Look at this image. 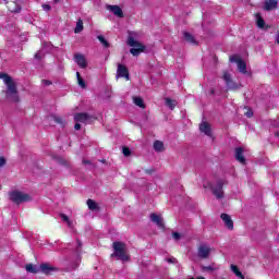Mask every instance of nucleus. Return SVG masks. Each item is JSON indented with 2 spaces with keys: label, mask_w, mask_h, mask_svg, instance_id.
<instances>
[{
  "label": "nucleus",
  "mask_w": 279,
  "mask_h": 279,
  "mask_svg": "<svg viewBox=\"0 0 279 279\" xmlns=\"http://www.w3.org/2000/svg\"><path fill=\"white\" fill-rule=\"evenodd\" d=\"M53 121L56 122V123H58L59 125H62V128H64V119H62V117H53Z\"/></svg>",
  "instance_id": "7c9ffc66"
},
{
  "label": "nucleus",
  "mask_w": 279,
  "mask_h": 279,
  "mask_svg": "<svg viewBox=\"0 0 279 279\" xmlns=\"http://www.w3.org/2000/svg\"><path fill=\"white\" fill-rule=\"evenodd\" d=\"M169 264L175 265L178 263V259L175 257H170L166 259Z\"/></svg>",
  "instance_id": "f704fd0d"
},
{
  "label": "nucleus",
  "mask_w": 279,
  "mask_h": 279,
  "mask_svg": "<svg viewBox=\"0 0 279 279\" xmlns=\"http://www.w3.org/2000/svg\"><path fill=\"white\" fill-rule=\"evenodd\" d=\"M141 108H142L143 110H145V106H141Z\"/></svg>",
  "instance_id": "4d7b16f0"
},
{
  "label": "nucleus",
  "mask_w": 279,
  "mask_h": 279,
  "mask_svg": "<svg viewBox=\"0 0 279 279\" xmlns=\"http://www.w3.org/2000/svg\"><path fill=\"white\" fill-rule=\"evenodd\" d=\"M113 253L110 255L111 258H118L122 263H128L130 260V255L128 254V245L124 242L116 241L112 243Z\"/></svg>",
  "instance_id": "f03ea898"
},
{
  "label": "nucleus",
  "mask_w": 279,
  "mask_h": 279,
  "mask_svg": "<svg viewBox=\"0 0 279 279\" xmlns=\"http://www.w3.org/2000/svg\"><path fill=\"white\" fill-rule=\"evenodd\" d=\"M82 163H83V165H90V160L84 159V160L82 161Z\"/></svg>",
  "instance_id": "de8ad7c7"
},
{
  "label": "nucleus",
  "mask_w": 279,
  "mask_h": 279,
  "mask_svg": "<svg viewBox=\"0 0 279 279\" xmlns=\"http://www.w3.org/2000/svg\"><path fill=\"white\" fill-rule=\"evenodd\" d=\"M60 165H63L64 167H69V162H66L64 159L59 160Z\"/></svg>",
  "instance_id": "a18cd8bd"
},
{
  "label": "nucleus",
  "mask_w": 279,
  "mask_h": 279,
  "mask_svg": "<svg viewBox=\"0 0 279 279\" xmlns=\"http://www.w3.org/2000/svg\"><path fill=\"white\" fill-rule=\"evenodd\" d=\"M117 77H125L128 81H130V70H128V66L118 63Z\"/></svg>",
  "instance_id": "9d476101"
},
{
  "label": "nucleus",
  "mask_w": 279,
  "mask_h": 279,
  "mask_svg": "<svg viewBox=\"0 0 279 279\" xmlns=\"http://www.w3.org/2000/svg\"><path fill=\"white\" fill-rule=\"evenodd\" d=\"M208 97H215V88H210L207 93Z\"/></svg>",
  "instance_id": "a19ab883"
},
{
  "label": "nucleus",
  "mask_w": 279,
  "mask_h": 279,
  "mask_svg": "<svg viewBox=\"0 0 279 279\" xmlns=\"http://www.w3.org/2000/svg\"><path fill=\"white\" fill-rule=\"evenodd\" d=\"M41 82L44 86H51L53 84L50 80H43Z\"/></svg>",
  "instance_id": "ea45409f"
},
{
  "label": "nucleus",
  "mask_w": 279,
  "mask_h": 279,
  "mask_svg": "<svg viewBox=\"0 0 279 279\" xmlns=\"http://www.w3.org/2000/svg\"><path fill=\"white\" fill-rule=\"evenodd\" d=\"M97 117L90 116L86 112H78L74 114L75 123H83L84 125H89L93 121H96Z\"/></svg>",
  "instance_id": "20e7f679"
},
{
  "label": "nucleus",
  "mask_w": 279,
  "mask_h": 279,
  "mask_svg": "<svg viewBox=\"0 0 279 279\" xmlns=\"http://www.w3.org/2000/svg\"><path fill=\"white\" fill-rule=\"evenodd\" d=\"M81 32H84V21H82V19H78L76 22L74 34H80Z\"/></svg>",
  "instance_id": "5701e85b"
},
{
  "label": "nucleus",
  "mask_w": 279,
  "mask_h": 279,
  "mask_svg": "<svg viewBox=\"0 0 279 279\" xmlns=\"http://www.w3.org/2000/svg\"><path fill=\"white\" fill-rule=\"evenodd\" d=\"M107 97H110V92L109 90H107Z\"/></svg>",
  "instance_id": "864d4df0"
},
{
  "label": "nucleus",
  "mask_w": 279,
  "mask_h": 279,
  "mask_svg": "<svg viewBox=\"0 0 279 279\" xmlns=\"http://www.w3.org/2000/svg\"><path fill=\"white\" fill-rule=\"evenodd\" d=\"M275 136H277V137H278V136H279V132H276V133H275Z\"/></svg>",
  "instance_id": "6e6d98bb"
},
{
  "label": "nucleus",
  "mask_w": 279,
  "mask_h": 279,
  "mask_svg": "<svg viewBox=\"0 0 279 279\" xmlns=\"http://www.w3.org/2000/svg\"><path fill=\"white\" fill-rule=\"evenodd\" d=\"M100 162H102V163L105 165V162H106V159H101V160H100Z\"/></svg>",
  "instance_id": "5fc2aeb1"
},
{
  "label": "nucleus",
  "mask_w": 279,
  "mask_h": 279,
  "mask_svg": "<svg viewBox=\"0 0 279 279\" xmlns=\"http://www.w3.org/2000/svg\"><path fill=\"white\" fill-rule=\"evenodd\" d=\"M35 60H43V53H40V51L35 53Z\"/></svg>",
  "instance_id": "79ce46f5"
},
{
  "label": "nucleus",
  "mask_w": 279,
  "mask_h": 279,
  "mask_svg": "<svg viewBox=\"0 0 279 279\" xmlns=\"http://www.w3.org/2000/svg\"><path fill=\"white\" fill-rule=\"evenodd\" d=\"M128 45L129 47H133L130 49V53L135 57L141 56V53H143V51L146 49L145 45L134 39L132 36L128 38Z\"/></svg>",
  "instance_id": "7ed1b4c3"
},
{
  "label": "nucleus",
  "mask_w": 279,
  "mask_h": 279,
  "mask_svg": "<svg viewBox=\"0 0 279 279\" xmlns=\"http://www.w3.org/2000/svg\"><path fill=\"white\" fill-rule=\"evenodd\" d=\"M276 41H277V44L279 45V32H278V34H277Z\"/></svg>",
  "instance_id": "09e8293b"
},
{
  "label": "nucleus",
  "mask_w": 279,
  "mask_h": 279,
  "mask_svg": "<svg viewBox=\"0 0 279 279\" xmlns=\"http://www.w3.org/2000/svg\"><path fill=\"white\" fill-rule=\"evenodd\" d=\"M39 269L45 276H51L53 271H59L58 267H53L47 263L40 264Z\"/></svg>",
  "instance_id": "1a4fd4ad"
},
{
  "label": "nucleus",
  "mask_w": 279,
  "mask_h": 279,
  "mask_svg": "<svg viewBox=\"0 0 279 279\" xmlns=\"http://www.w3.org/2000/svg\"><path fill=\"white\" fill-rule=\"evenodd\" d=\"M238 71H240V73H243L244 75L247 74V64L245 63V61H243V59L238 61Z\"/></svg>",
  "instance_id": "aec40b11"
},
{
  "label": "nucleus",
  "mask_w": 279,
  "mask_h": 279,
  "mask_svg": "<svg viewBox=\"0 0 279 279\" xmlns=\"http://www.w3.org/2000/svg\"><path fill=\"white\" fill-rule=\"evenodd\" d=\"M25 269L28 274H38V268L34 264H27Z\"/></svg>",
  "instance_id": "393cba45"
},
{
  "label": "nucleus",
  "mask_w": 279,
  "mask_h": 279,
  "mask_svg": "<svg viewBox=\"0 0 279 279\" xmlns=\"http://www.w3.org/2000/svg\"><path fill=\"white\" fill-rule=\"evenodd\" d=\"M74 62L81 68V69H86L88 66V62H86V57L82 53H75L74 54Z\"/></svg>",
  "instance_id": "f8f14e48"
},
{
  "label": "nucleus",
  "mask_w": 279,
  "mask_h": 279,
  "mask_svg": "<svg viewBox=\"0 0 279 279\" xmlns=\"http://www.w3.org/2000/svg\"><path fill=\"white\" fill-rule=\"evenodd\" d=\"M78 247H82V241L77 240Z\"/></svg>",
  "instance_id": "3c124183"
},
{
  "label": "nucleus",
  "mask_w": 279,
  "mask_h": 279,
  "mask_svg": "<svg viewBox=\"0 0 279 279\" xmlns=\"http://www.w3.org/2000/svg\"><path fill=\"white\" fill-rule=\"evenodd\" d=\"M230 267H231V270L233 271V274H235V276L238 278L245 279V275L243 272H241V270L239 269V266L232 264Z\"/></svg>",
  "instance_id": "4be33fe9"
},
{
  "label": "nucleus",
  "mask_w": 279,
  "mask_h": 279,
  "mask_svg": "<svg viewBox=\"0 0 279 279\" xmlns=\"http://www.w3.org/2000/svg\"><path fill=\"white\" fill-rule=\"evenodd\" d=\"M13 5H15V9L11 10V12H15V14H19V12H21V7H19V4L13 3Z\"/></svg>",
  "instance_id": "4c0bfd02"
},
{
  "label": "nucleus",
  "mask_w": 279,
  "mask_h": 279,
  "mask_svg": "<svg viewBox=\"0 0 279 279\" xmlns=\"http://www.w3.org/2000/svg\"><path fill=\"white\" fill-rule=\"evenodd\" d=\"M178 101L171 98H166V106H177Z\"/></svg>",
  "instance_id": "2f4dec72"
},
{
  "label": "nucleus",
  "mask_w": 279,
  "mask_h": 279,
  "mask_svg": "<svg viewBox=\"0 0 279 279\" xmlns=\"http://www.w3.org/2000/svg\"><path fill=\"white\" fill-rule=\"evenodd\" d=\"M202 271L213 272V271H215V267H213V266H202Z\"/></svg>",
  "instance_id": "473e14b6"
},
{
  "label": "nucleus",
  "mask_w": 279,
  "mask_h": 279,
  "mask_svg": "<svg viewBox=\"0 0 279 279\" xmlns=\"http://www.w3.org/2000/svg\"><path fill=\"white\" fill-rule=\"evenodd\" d=\"M43 10H45V12H50L51 11V5L50 4H43Z\"/></svg>",
  "instance_id": "58836bf2"
},
{
  "label": "nucleus",
  "mask_w": 279,
  "mask_h": 279,
  "mask_svg": "<svg viewBox=\"0 0 279 279\" xmlns=\"http://www.w3.org/2000/svg\"><path fill=\"white\" fill-rule=\"evenodd\" d=\"M97 39L99 40V43H101L102 47H105L106 49L110 47V43H108V40L106 39V37H104V35H98Z\"/></svg>",
  "instance_id": "b1692460"
},
{
  "label": "nucleus",
  "mask_w": 279,
  "mask_h": 279,
  "mask_svg": "<svg viewBox=\"0 0 279 279\" xmlns=\"http://www.w3.org/2000/svg\"><path fill=\"white\" fill-rule=\"evenodd\" d=\"M153 147L155 149V151H162L165 149V143L162 141H155L154 144H153Z\"/></svg>",
  "instance_id": "412c9836"
},
{
  "label": "nucleus",
  "mask_w": 279,
  "mask_h": 279,
  "mask_svg": "<svg viewBox=\"0 0 279 279\" xmlns=\"http://www.w3.org/2000/svg\"><path fill=\"white\" fill-rule=\"evenodd\" d=\"M133 104H135V106H145L143 98L138 96H133Z\"/></svg>",
  "instance_id": "cd10ccee"
},
{
  "label": "nucleus",
  "mask_w": 279,
  "mask_h": 279,
  "mask_svg": "<svg viewBox=\"0 0 279 279\" xmlns=\"http://www.w3.org/2000/svg\"><path fill=\"white\" fill-rule=\"evenodd\" d=\"M172 236H173V239H174L175 241H180V239H182V235H181L180 233H178V232H173V233H172Z\"/></svg>",
  "instance_id": "e433bc0d"
},
{
  "label": "nucleus",
  "mask_w": 279,
  "mask_h": 279,
  "mask_svg": "<svg viewBox=\"0 0 279 279\" xmlns=\"http://www.w3.org/2000/svg\"><path fill=\"white\" fill-rule=\"evenodd\" d=\"M183 38L186 43H190V45H197V40H195V37L189 32H183Z\"/></svg>",
  "instance_id": "a211bd4d"
},
{
  "label": "nucleus",
  "mask_w": 279,
  "mask_h": 279,
  "mask_svg": "<svg viewBox=\"0 0 279 279\" xmlns=\"http://www.w3.org/2000/svg\"><path fill=\"white\" fill-rule=\"evenodd\" d=\"M145 173H147L148 175H151V173H154V169H146Z\"/></svg>",
  "instance_id": "49530a36"
},
{
  "label": "nucleus",
  "mask_w": 279,
  "mask_h": 279,
  "mask_svg": "<svg viewBox=\"0 0 279 279\" xmlns=\"http://www.w3.org/2000/svg\"><path fill=\"white\" fill-rule=\"evenodd\" d=\"M220 219H222L226 228L228 230H234V221H232V218L228 214H221Z\"/></svg>",
  "instance_id": "ddd939ff"
},
{
  "label": "nucleus",
  "mask_w": 279,
  "mask_h": 279,
  "mask_svg": "<svg viewBox=\"0 0 279 279\" xmlns=\"http://www.w3.org/2000/svg\"><path fill=\"white\" fill-rule=\"evenodd\" d=\"M223 180H219L215 186L211 187V193L215 195L216 199H223Z\"/></svg>",
  "instance_id": "0eeeda50"
},
{
  "label": "nucleus",
  "mask_w": 279,
  "mask_h": 279,
  "mask_svg": "<svg viewBox=\"0 0 279 279\" xmlns=\"http://www.w3.org/2000/svg\"><path fill=\"white\" fill-rule=\"evenodd\" d=\"M278 8V0H268L264 3V10L270 12V10H276Z\"/></svg>",
  "instance_id": "dca6fc26"
},
{
  "label": "nucleus",
  "mask_w": 279,
  "mask_h": 279,
  "mask_svg": "<svg viewBox=\"0 0 279 279\" xmlns=\"http://www.w3.org/2000/svg\"><path fill=\"white\" fill-rule=\"evenodd\" d=\"M87 207L89 208V210H93V211H95V210L99 211L100 210L99 204H97V202H95L92 198L87 199Z\"/></svg>",
  "instance_id": "6ab92c4d"
},
{
  "label": "nucleus",
  "mask_w": 279,
  "mask_h": 279,
  "mask_svg": "<svg viewBox=\"0 0 279 279\" xmlns=\"http://www.w3.org/2000/svg\"><path fill=\"white\" fill-rule=\"evenodd\" d=\"M107 9L110 10L114 16L123 19V10L120 9L119 5H108Z\"/></svg>",
  "instance_id": "f3484780"
},
{
  "label": "nucleus",
  "mask_w": 279,
  "mask_h": 279,
  "mask_svg": "<svg viewBox=\"0 0 279 279\" xmlns=\"http://www.w3.org/2000/svg\"><path fill=\"white\" fill-rule=\"evenodd\" d=\"M10 199L13 204H23L25 202H29L31 197L28 194L21 191H13L10 193Z\"/></svg>",
  "instance_id": "39448f33"
},
{
  "label": "nucleus",
  "mask_w": 279,
  "mask_h": 279,
  "mask_svg": "<svg viewBox=\"0 0 279 279\" xmlns=\"http://www.w3.org/2000/svg\"><path fill=\"white\" fill-rule=\"evenodd\" d=\"M74 130H76V131L82 130V124H81V122H76V123L74 124Z\"/></svg>",
  "instance_id": "37998d69"
},
{
  "label": "nucleus",
  "mask_w": 279,
  "mask_h": 279,
  "mask_svg": "<svg viewBox=\"0 0 279 279\" xmlns=\"http://www.w3.org/2000/svg\"><path fill=\"white\" fill-rule=\"evenodd\" d=\"M190 279H195V278L192 277V278H190Z\"/></svg>",
  "instance_id": "bf43d9fd"
},
{
  "label": "nucleus",
  "mask_w": 279,
  "mask_h": 279,
  "mask_svg": "<svg viewBox=\"0 0 279 279\" xmlns=\"http://www.w3.org/2000/svg\"><path fill=\"white\" fill-rule=\"evenodd\" d=\"M0 80H3V83L7 86L5 97L11 99L14 104L19 101V89L16 87V82L8 73L0 72Z\"/></svg>",
  "instance_id": "f257e3e1"
},
{
  "label": "nucleus",
  "mask_w": 279,
  "mask_h": 279,
  "mask_svg": "<svg viewBox=\"0 0 279 279\" xmlns=\"http://www.w3.org/2000/svg\"><path fill=\"white\" fill-rule=\"evenodd\" d=\"M150 221H153V223H156L158 228L165 230V221L162 220V217H160L159 215L150 214Z\"/></svg>",
  "instance_id": "2eb2a0df"
},
{
  "label": "nucleus",
  "mask_w": 279,
  "mask_h": 279,
  "mask_svg": "<svg viewBox=\"0 0 279 279\" xmlns=\"http://www.w3.org/2000/svg\"><path fill=\"white\" fill-rule=\"evenodd\" d=\"M222 78L226 82L228 90H239V88H241V85L234 83L232 75L229 72H225Z\"/></svg>",
  "instance_id": "423d86ee"
},
{
  "label": "nucleus",
  "mask_w": 279,
  "mask_h": 279,
  "mask_svg": "<svg viewBox=\"0 0 279 279\" xmlns=\"http://www.w3.org/2000/svg\"><path fill=\"white\" fill-rule=\"evenodd\" d=\"M122 153H123V156H125V158H128L129 156H132V150H130L128 146L122 147Z\"/></svg>",
  "instance_id": "c756f323"
},
{
  "label": "nucleus",
  "mask_w": 279,
  "mask_h": 279,
  "mask_svg": "<svg viewBox=\"0 0 279 279\" xmlns=\"http://www.w3.org/2000/svg\"><path fill=\"white\" fill-rule=\"evenodd\" d=\"M76 77H77V80L82 78V75L80 74V72H76Z\"/></svg>",
  "instance_id": "8fccbe9b"
},
{
  "label": "nucleus",
  "mask_w": 279,
  "mask_h": 279,
  "mask_svg": "<svg viewBox=\"0 0 279 279\" xmlns=\"http://www.w3.org/2000/svg\"><path fill=\"white\" fill-rule=\"evenodd\" d=\"M199 279H204V277H201Z\"/></svg>",
  "instance_id": "13d9d810"
},
{
  "label": "nucleus",
  "mask_w": 279,
  "mask_h": 279,
  "mask_svg": "<svg viewBox=\"0 0 279 279\" xmlns=\"http://www.w3.org/2000/svg\"><path fill=\"white\" fill-rule=\"evenodd\" d=\"M77 82H78L80 87L86 88V82L84 81V78L81 77V78L77 80Z\"/></svg>",
  "instance_id": "72a5a7b5"
},
{
  "label": "nucleus",
  "mask_w": 279,
  "mask_h": 279,
  "mask_svg": "<svg viewBox=\"0 0 279 279\" xmlns=\"http://www.w3.org/2000/svg\"><path fill=\"white\" fill-rule=\"evenodd\" d=\"M244 151L243 147L235 148V160L240 162V165H245L246 162L245 156L243 155Z\"/></svg>",
  "instance_id": "4468645a"
},
{
  "label": "nucleus",
  "mask_w": 279,
  "mask_h": 279,
  "mask_svg": "<svg viewBox=\"0 0 279 279\" xmlns=\"http://www.w3.org/2000/svg\"><path fill=\"white\" fill-rule=\"evenodd\" d=\"M5 162L7 160L4 159V157H0V167H5Z\"/></svg>",
  "instance_id": "c03bdc74"
},
{
  "label": "nucleus",
  "mask_w": 279,
  "mask_h": 279,
  "mask_svg": "<svg viewBox=\"0 0 279 279\" xmlns=\"http://www.w3.org/2000/svg\"><path fill=\"white\" fill-rule=\"evenodd\" d=\"M169 108H170V110H174L175 106H170Z\"/></svg>",
  "instance_id": "603ef678"
},
{
  "label": "nucleus",
  "mask_w": 279,
  "mask_h": 279,
  "mask_svg": "<svg viewBox=\"0 0 279 279\" xmlns=\"http://www.w3.org/2000/svg\"><path fill=\"white\" fill-rule=\"evenodd\" d=\"M59 217H61L62 221L68 223L69 228L73 226V222L71 221V219H69V216H66L65 214H60Z\"/></svg>",
  "instance_id": "bb28decb"
},
{
  "label": "nucleus",
  "mask_w": 279,
  "mask_h": 279,
  "mask_svg": "<svg viewBox=\"0 0 279 279\" xmlns=\"http://www.w3.org/2000/svg\"><path fill=\"white\" fill-rule=\"evenodd\" d=\"M211 248L208 245L201 244L197 248L198 258L206 259L210 256Z\"/></svg>",
  "instance_id": "6e6552de"
},
{
  "label": "nucleus",
  "mask_w": 279,
  "mask_h": 279,
  "mask_svg": "<svg viewBox=\"0 0 279 279\" xmlns=\"http://www.w3.org/2000/svg\"><path fill=\"white\" fill-rule=\"evenodd\" d=\"M257 27H259V29H263L265 27V20L263 17H260V15H257Z\"/></svg>",
  "instance_id": "c85d7f7f"
},
{
  "label": "nucleus",
  "mask_w": 279,
  "mask_h": 279,
  "mask_svg": "<svg viewBox=\"0 0 279 279\" xmlns=\"http://www.w3.org/2000/svg\"><path fill=\"white\" fill-rule=\"evenodd\" d=\"M199 132H202V134H205V136H213V128L210 126V123H208L207 121H203L199 125H198Z\"/></svg>",
  "instance_id": "9b49d317"
},
{
  "label": "nucleus",
  "mask_w": 279,
  "mask_h": 279,
  "mask_svg": "<svg viewBox=\"0 0 279 279\" xmlns=\"http://www.w3.org/2000/svg\"><path fill=\"white\" fill-rule=\"evenodd\" d=\"M239 60H242V59L236 56L230 57V62H236V64H239Z\"/></svg>",
  "instance_id": "c9c22d12"
},
{
  "label": "nucleus",
  "mask_w": 279,
  "mask_h": 279,
  "mask_svg": "<svg viewBox=\"0 0 279 279\" xmlns=\"http://www.w3.org/2000/svg\"><path fill=\"white\" fill-rule=\"evenodd\" d=\"M243 111L244 116L247 117V119H252V117H254V111L250 107L244 106Z\"/></svg>",
  "instance_id": "a878e982"
}]
</instances>
